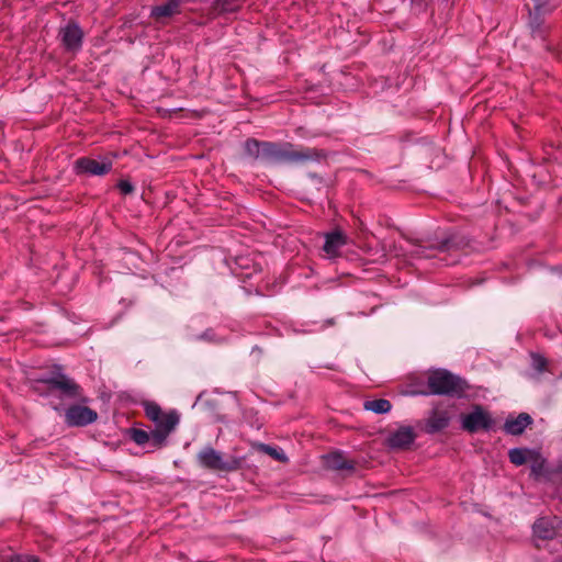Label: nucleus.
Segmentation results:
<instances>
[{
  "instance_id": "obj_1",
  "label": "nucleus",
  "mask_w": 562,
  "mask_h": 562,
  "mask_svg": "<svg viewBox=\"0 0 562 562\" xmlns=\"http://www.w3.org/2000/svg\"><path fill=\"white\" fill-rule=\"evenodd\" d=\"M146 417L155 424L154 448L161 449L167 446L169 436L177 429L180 423V414L176 409L162 412L160 406L151 401H143Z\"/></svg>"
},
{
  "instance_id": "obj_2",
  "label": "nucleus",
  "mask_w": 562,
  "mask_h": 562,
  "mask_svg": "<svg viewBox=\"0 0 562 562\" xmlns=\"http://www.w3.org/2000/svg\"><path fill=\"white\" fill-rule=\"evenodd\" d=\"M316 154L311 148L294 149L290 145L280 146L273 143H263L262 160L268 162L304 161L314 159Z\"/></svg>"
},
{
  "instance_id": "obj_3",
  "label": "nucleus",
  "mask_w": 562,
  "mask_h": 562,
  "mask_svg": "<svg viewBox=\"0 0 562 562\" xmlns=\"http://www.w3.org/2000/svg\"><path fill=\"white\" fill-rule=\"evenodd\" d=\"M198 462L202 468L220 471L231 472L239 467V462L235 458L225 459L224 456L212 447L203 448L196 456Z\"/></svg>"
},
{
  "instance_id": "obj_4",
  "label": "nucleus",
  "mask_w": 562,
  "mask_h": 562,
  "mask_svg": "<svg viewBox=\"0 0 562 562\" xmlns=\"http://www.w3.org/2000/svg\"><path fill=\"white\" fill-rule=\"evenodd\" d=\"M493 423L491 415L480 405L474 406L471 413L461 416L462 428L471 434L490 430Z\"/></svg>"
},
{
  "instance_id": "obj_5",
  "label": "nucleus",
  "mask_w": 562,
  "mask_h": 562,
  "mask_svg": "<svg viewBox=\"0 0 562 562\" xmlns=\"http://www.w3.org/2000/svg\"><path fill=\"white\" fill-rule=\"evenodd\" d=\"M97 412L83 405H70L65 412V423L70 427H83L94 423Z\"/></svg>"
},
{
  "instance_id": "obj_6",
  "label": "nucleus",
  "mask_w": 562,
  "mask_h": 562,
  "mask_svg": "<svg viewBox=\"0 0 562 562\" xmlns=\"http://www.w3.org/2000/svg\"><path fill=\"white\" fill-rule=\"evenodd\" d=\"M112 168V162L108 159H92L88 157L79 158L75 162L77 173H88L92 176H103Z\"/></svg>"
},
{
  "instance_id": "obj_7",
  "label": "nucleus",
  "mask_w": 562,
  "mask_h": 562,
  "mask_svg": "<svg viewBox=\"0 0 562 562\" xmlns=\"http://www.w3.org/2000/svg\"><path fill=\"white\" fill-rule=\"evenodd\" d=\"M560 520L558 517H542L533 524V536L536 540H550L558 533Z\"/></svg>"
},
{
  "instance_id": "obj_8",
  "label": "nucleus",
  "mask_w": 562,
  "mask_h": 562,
  "mask_svg": "<svg viewBox=\"0 0 562 562\" xmlns=\"http://www.w3.org/2000/svg\"><path fill=\"white\" fill-rule=\"evenodd\" d=\"M465 381L445 369L428 372V386H463Z\"/></svg>"
},
{
  "instance_id": "obj_9",
  "label": "nucleus",
  "mask_w": 562,
  "mask_h": 562,
  "mask_svg": "<svg viewBox=\"0 0 562 562\" xmlns=\"http://www.w3.org/2000/svg\"><path fill=\"white\" fill-rule=\"evenodd\" d=\"M347 244V236L341 231H334L325 234L323 250L328 258L339 256V250Z\"/></svg>"
},
{
  "instance_id": "obj_10",
  "label": "nucleus",
  "mask_w": 562,
  "mask_h": 562,
  "mask_svg": "<svg viewBox=\"0 0 562 562\" xmlns=\"http://www.w3.org/2000/svg\"><path fill=\"white\" fill-rule=\"evenodd\" d=\"M37 383L48 384L49 386H77L76 383L61 372L60 368H54L49 372L41 374L34 380Z\"/></svg>"
},
{
  "instance_id": "obj_11",
  "label": "nucleus",
  "mask_w": 562,
  "mask_h": 562,
  "mask_svg": "<svg viewBox=\"0 0 562 562\" xmlns=\"http://www.w3.org/2000/svg\"><path fill=\"white\" fill-rule=\"evenodd\" d=\"M416 438L414 429L409 426H402L390 435L387 442L390 447L403 449L411 446Z\"/></svg>"
},
{
  "instance_id": "obj_12",
  "label": "nucleus",
  "mask_w": 562,
  "mask_h": 562,
  "mask_svg": "<svg viewBox=\"0 0 562 562\" xmlns=\"http://www.w3.org/2000/svg\"><path fill=\"white\" fill-rule=\"evenodd\" d=\"M532 418L527 413H521L515 418H507L504 424L505 432L509 435H520L524 430L531 425Z\"/></svg>"
},
{
  "instance_id": "obj_13",
  "label": "nucleus",
  "mask_w": 562,
  "mask_h": 562,
  "mask_svg": "<svg viewBox=\"0 0 562 562\" xmlns=\"http://www.w3.org/2000/svg\"><path fill=\"white\" fill-rule=\"evenodd\" d=\"M180 0H168L162 4L156 5L151 10V16L158 22H165L167 19L179 13Z\"/></svg>"
},
{
  "instance_id": "obj_14",
  "label": "nucleus",
  "mask_w": 562,
  "mask_h": 562,
  "mask_svg": "<svg viewBox=\"0 0 562 562\" xmlns=\"http://www.w3.org/2000/svg\"><path fill=\"white\" fill-rule=\"evenodd\" d=\"M63 43L68 49H77L81 45L82 32L76 24H68L61 31Z\"/></svg>"
},
{
  "instance_id": "obj_15",
  "label": "nucleus",
  "mask_w": 562,
  "mask_h": 562,
  "mask_svg": "<svg viewBox=\"0 0 562 562\" xmlns=\"http://www.w3.org/2000/svg\"><path fill=\"white\" fill-rule=\"evenodd\" d=\"M130 437L131 439L138 446L146 447L148 446L150 449L149 451L156 450L154 448V431H146L138 428H132L130 430Z\"/></svg>"
},
{
  "instance_id": "obj_16",
  "label": "nucleus",
  "mask_w": 562,
  "mask_h": 562,
  "mask_svg": "<svg viewBox=\"0 0 562 562\" xmlns=\"http://www.w3.org/2000/svg\"><path fill=\"white\" fill-rule=\"evenodd\" d=\"M536 456V452L530 449L522 448H514L508 452V458L510 462L515 465H522L524 463L532 460Z\"/></svg>"
},
{
  "instance_id": "obj_17",
  "label": "nucleus",
  "mask_w": 562,
  "mask_h": 562,
  "mask_svg": "<svg viewBox=\"0 0 562 562\" xmlns=\"http://www.w3.org/2000/svg\"><path fill=\"white\" fill-rule=\"evenodd\" d=\"M449 424V417L446 413L435 411L428 419L429 431L435 432L446 428Z\"/></svg>"
},
{
  "instance_id": "obj_18",
  "label": "nucleus",
  "mask_w": 562,
  "mask_h": 562,
  "mask_svg": "<svg viewBox=\"0 0 562 562\" xmlns=\"http://www.w3.org/2000/svg\"><path fill=\"white\" fill-rule=\"evenodd\" d=\"M327 465L335 470L352 469V463L347 460L341 453H330L326 458Z\"/></svg>"
},
{
  "instance_id": "obj_19",
  "label": "nucleus",
  "mask_w": 562,
  "mask_h": 562,
  "mask_svg": "<svg viewBox=\"0 0 562 562\" xmlns=\"http://www.w3.org/2000/svg\"><path fill=\"white\" fill-rule=\"evenodd\" d=\"M363 406L367 411H371L376 414L389 413L392 408L390 401L384 398L367 401L364 402Z\"/></svg>"
},
{
  "instance_id": "obj_20",
  "label": "nucleus",
  "mask_w": 562,
  "mask_h": 562,
  "mask_svg": "<svg viewBox=\"0 0 562 562\" xmlns=\"http://www.w3.org/2000/svg\"><path fill=\"white\" fill-rule=\"evenodd\" d=\"M240 0H216L213 10L215 13H231L238 10Z\"/></svg>"
},
{
  "instance_id": "obj_21",
  "label": "nucleus",
  "mask_w": 562,
  "mask_h": 562,
  "mask_svg": "<svg viewBox=\"0 0 562 562\" xmlns=\"http://www.w3.org/2000/svg\"><path fill=\"white\" fill-rule=\"evenodd\" d=\"M263 143H259L256 139H248L245 143V151L249 157L260 158L262 157Z\"/></svg>"
},
{
  "instance_id": "obj_22",
  "label": "nucleus",
  "mask_w": 562,
  "mask_h": 562,
  "mask_svg": "<svg viewBox=\"0 0 562 562\" xmlns=\"http://www.w3.org/2000/svg\"><path fill=\"white\" fill-rule=\"evenodd\" d=\"M454 391H457V389H441V387H438V389H430V391H424V390H412V391H406L404 394L405 395H435V394H438V395H451Z\"/></svg>"
},
{
  "instance_id": "obj_23",
  "label": "nucleus",
  "mask_w": 562,
  "mask_h": 562,
  "mask_svg": "<svg viewBox=\"0 0 562 562\" xmlns=\"http://www.w3.org/2000/svg\"><path fill=\"white\" fill-rule=\"evenodd\" d=\"M261 450L265 453H267L268 456H270L271 458H273L274 460H278V461H281V462H286L288 461V458H286V456H285V453L283 452L282 449H279V448H276V447H271L269 445H262Z\"/></svg>"
},
{
  "instance_id": "obj_24",
  "label": "nucleus",
  "mask_w": 562,
  "mask_h": 562,
  "mask_svg": "<svg viewBox=\"0 0 562 562\" xmlns=\"http://www.w3.org/2000/svg\"><path fill=\"white\" fill-rule=\"evenodd\" d=\"M531 364L536 371L542 372L546 370L547 360L541 355L532 353L531 355Z\"/></svg>"
},
{
  "instance_id": "obj_25",
  "label": "nucleus",
  "mask_w": 562,
  "mask_h": 562,
  "mask_svg": "<svg viewBox=\"0 0 562 562\" xmlns=\"http://www.w3.org/2000/svg\"><path fill=\"white\" fill-rule=\"evenodd\" d=\"M535 14H541L547 12L544 9V0H532Z\"/></svg>"
},
{
  "instance_id": "obj_26",
  "label": "nucleus",
  "mask_w": 562,
  "mask_h": 562,
  "mask_svg": "<svg viewBox=\"0 0 562 562\" xmlns=\"http://www.w3.org/2000/svg\"><path fill=\"white\" fill-rule=\"evenodd\" d=\"M119 189L121 190L122 193L128 194L133 191V186L128 181L122 180L119 183Z\"/></svg>"
},
{
  "instance_id": "obj_27",
  "label": "nucleus",
  "mask_w": 562,
  "mask_h": 562,
  "mask_svg": "<svg viewBox=\"0 0 562 562\" xmlns=\"http://www.w3.org/2000/svg\"><path fill=\"white\" fill-rule=\"evenodd\" d=\"M10 562H40L36 558L30 557V555H16L13 559H11Z\"/></svg>"
},
{
  "instance_id": "obj_28",
  "label": "nucleus",
  "mask_w": 562,
  "mask_h": 562,
  "mask_svg": "<svg viewBox=\"0 0 562 562\" xmlns=\"http://www.w3.org/2000/svg\"><path fill=\"white\" fill-rule=\"evenodd\" d=\"M55 390L59 391V395L58 396L60 398H64L65 396L70 395L75 389L65 387V389H55Z\"/></svg>"
},
{
  "instance_id": "obj_29",
  "label": "nucleus",
  "mask_w": 562,
  "mask_h": 562,
  "mask_svg": "<svg viewBox=\"0 0 562 562\" xmlns=\"http://www.w3.org/2000/svg\"><path fill=\"white\" fill-rule=\"evenodd\" d=\"M415 255H416L417 257H420V256H423V255H424V250H422V249H417V250L415 251Z\"/></svg>"
}]
</instances>
